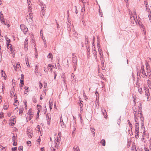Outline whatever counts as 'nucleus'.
<instances>
[{
	"label": "nucleus",
	"mask_w": 151,
	"mask_h": 151,
	"mask_svg": "<svg viewBox=\"0 0 151 151\" xmlns=\"http://www.w3.org/2000/svg\"><path fill=\"white\" fill-rule=\"evenodd\" d=\"M103 56H102L101 57H100V59L101 60V63L102 65H104V60L103 59Z\"/></svg>",
	"instance_id": "c9c22d12"
},
{
	"label": "nucleus",
	"mask_w": 151,
	"mask_h": 151,
	"mask_svg": "<svg viewBox=\"0 0 151 151\" xmlns=\"http://www.w3.org/2000/svg\"><path fill=\"white\" fill-rule=\"evenodd\" d=\"M145 65L146 67L147 71H149H149L151 70L150 66L147 62L146 61H145Z\"/></svg>",
	"instance_id": "f3484780"
},
{
	"label": "nucleus",
	"mask_w": 151,
	"mask_h": 151,
	"mask_svg": "<svg viewBox=\"0 0 151 151\" xmlns=\"http://www.w3.org/2000/svg\"><path fill=\"white\" fill-rule=\"evenodd\" d=\"M17 147H12V151H16Z\"/></svg>",
	"instance_id": "09e8293b"
},
{
	"label": "nucleus",
	"mask_w": 151,
	"mask_h": 151,
	"mask_svg": "<svg viewBox=\"0 0 151 151\" xmlns=\"http://www.w3.org/2000/svg\"><path fill=\"white\" fill-rule=\"evenodd\" d=\"M139 110L138 111H140L141 112V110L142 109V104L141 103L139 104Z\"/></svg>",
	"instance_id": "79ce46f5"
},
{
	"label": "nucleus",
	"mask_w": 151,
	"mask_h": 151,
	"mask_svg": "<svg viewBox=\"0 0 151 151\" xmlns=\"http://www.w3.org/2000/svg\"><path fill=\"white\" fill-rule=\"evenodd\" d=\"M72 59L73 65L74 66H76L77 65V58L74 54L73 53L72 54Z\"/></svg>",
	"instance_id": "39448f33"
},
{
	"label": "nucleus",
	"mask_w": 151,
	"mask_h": 151,
	"mask_svg": "<svg viewBox=\"0 0 151 151\" xmlns=\"http://www.w3.org/2000/svg\"><path fill=\"white\" fill-rule=\"evenodd\" d=\"M28 39L26 38L24 42V49L25 50H28Z\"/></svg>",
	"instance_id": "9d476101"
},
{
	"label": "nucleus",
	"mask_w": 151,
	"mask_h": 151,
	"mask_svg": "<svg viewBox=\"0 0 151 151\" xmlns=\"http://www.w3.org/2000/svg\"><path fill=\"white\" fill-rule=\"evenodd\" d=\"M60 142H56L55 139V143L52 144L51 147V151H55V148L56 147L57 149H58V147L59 145Z\"/></svg>",
	"instance_id": "20e7f679"
},
{
	"label": "nucleus",
	"mask_w": 151,
	"mask_h": 151,
	"mask_svg": "<svg viewBox=\"0 0 151 151\" xmlns=\"http://www.w3.org/2000/svg\"><path fill=\"white\" fill-rule=\"evenodd\" d=\"M19 102L17 100L15 99V101L14 103V106H17Z\"/></svg>",
	"instance_id": "a19ab883"
},
{
	"label": "nucleus",
	"mask_w": 151,
	"mask_h": 151,
	"mask_svg": "<svg viewBox=\"0 0 151 151\" xmlns=\"http://www.w3.org/2000/svg\"><path fill=\"white\" fill-rule=\"evenodd\" d=\"M13 145L14 146H16L17 145V141H14Z\"/></svg>",
	"instance_id": "4d7b16f0"
},
{
	"label": "nucleus",
	"mask_w": 151,
	"mask_h": 151,
	"mask_svg": "<svg viewBox=\"0 0 151 151\" xmlns=\"http://www.w3.org/2000/svg\"><path fill=\"white\" fill-rule=\"evenodd\" d=\"M23 112L22 109H19V114H22Z\"/></svg>",
	"instance_id": "774afa93"
},
{
	"label": "nucleus",
	"mask_w": 151,
	"mask_h": 151,
	"mask_svg": "<svg viewBox=\"0 0 151 151\" xmlns=\"http://www.w3.org/2000/svg\"><path fill=\"white\" fill-rule=\"evenodd\" d=\"M28 58H26V63L27 66H28Z\"/></svg>",
	"instance_id": "603ef678"
},
{
	"label": "nucleus",
	"mask_w": 151,
	"mask_h": 151,
	"mask_svg": "<svg viewBox=\"0 0 151 151\" xmlns=\"http://www.w3.org/2000/svg\"><path fill=\"white\" fill-rule=\"evenodd\" d=\"M73 120H74V124H76V118L74 116H73Z\"/></svg>",
	"instance_id": "3c124183"
},
{
	"label": "nucleus",
	"mask_w": 151,
	"mask_h": 151,
	"mask_svg": "<svg viewBox=\"0 0 151 151\" xmlns=\"http://www.w3.org/2000/svg\"><path fill=\"white\" fill-rule=\"evenodd\" d=\"M135 137L136 139L138 138L139 137V133H135Z\"/></svg>",
	"instance_id": "680f3d73"
},
{
	"label": "nucleus",
	"mask_w": 151,
	"mask_h": 151,
	"mask_svg": "<svg viewBox=\"0 0 151 151\" xmlns=\"http://www.w3.org/2000/svg\"><path fill=\"white\" fill-rule=\"evenodd\" d=\"M53 106V102L52 101H49V107L50 109H52Z\"/></svg>",
	"instance_id": "cd10ccee"
},
{
	"label": "nucleus",
	"mask_w": 151,
	"mask_h": 151,
	"mask_svg": "<svg viewBox=\"0 0 151 151\" xmlns=\"http://www.w3.org/2000/svg\"><path fill=\"white\" fill-rule=\"evenodd\" d=\"M63 120L62 117V115H61L60 118V123L61 122H63Z\"/></svg>",
	"instance_id": "0e129e2a"
},
{
	"label": "nucleus",
	"mask_w": 151,
	"mask_h": 151,
	"mask_svg": "<svg viewBox=\"0 0 151 151\" xmlns=\"http://www.w3.org/2000/svg\"><path fill=\"white\" fill-rule=\"evenodd\" d=\"M20 83L22 84V85H24V81L23 78H21L20 80Z\"/></svg>",
	"instance_id": "a18cd8bd"
},
{
	"label": "nucleus",
	"mask_w": 151,
	"mask_h": 151,
	"mask_svg": "<svg viewBox=\"0 0 151 151\" xmlns=\"http://www.w3.org/2000/svg\"><path fill=\"white\" fill-rule=\"evenodd\" d=\"M23 103L24 104V105L25 106V108L26 109H27V101L25 100H24L23 101Z\"/></svg>",
	"instance_id": "c756f323"
},
{
	"label": "nucleus",
	"mask_w": 151,
	"mask_h": 151,
	"mask_svg": "<svg viewBox=\"0 0 151 151\" xmlns=\"http://www.w3.org/2000/svg\"><path fill=\"white\" fill-rule=\"evenodd\" d=\"M21 30L23 32L24 34H26L28 31V28L23 24L21 25L20 26Z\"/></svg>",
	"instance_id": "0eeeda50"
},
{
	"label": "nucleus",
	"mask_w": 151,
	"mask_h": 151,
	"mask_svg": "<svg viewBox=\"0 0 151 151\" xmlns=\"http://www.w3.org/2000/svg\"><path fill=\"white\" fill-rule=\"evenodd\" d=\"M28 88V87L27 86H26L25 87V91L24 92V94H26L27 96V93L28 91H27Z\"/></svg>",
	"instance_id": "4c0bfd02"
},
{
	"label": "nucleus",
	"mask_w": 151,
	"mask_h": 151,
	"mask_svg": "<svg viewBox=\"0 0 151 151\" xmlns=\"http://www.w3.org/2000/svg\"><path fill=\"white\" fill-rule=\"evenodd\" d=\"M138 91L141 94L142 92V89L141 88H139L138 89Z\"/></svg>",
	"instance_id": "6e6d98bb"
},
{
	"label": "nucleus",
	"mask_w": 151,
	"mask_h": 151,
	"mask_svg": "<svg viewBox=\"0 0 151 151\" xmlns=\"http://www.w3.org/2000/svg\"><path fill=\"white\" fill-rule=\"evenodd\" d=\"M9 107V105L8 104H6L5 105V104L4 105L3 109L4 110H7Z\"/></svg>",
	"instance_id": "e433bc0d"
},
{
	"label": "nucleus",
	"mask_w": 151,
	"mask_h": 151,
	"mask_svg": "<svg viewBox=\"0 0 151 151\" xmlns=\"http://www.w3.org/2000/svg\"><path fill=\"white\" fill-rule=\"evenodd\" d=\"M1 73L2 76L3 77L4 79H6V77L5 76L6 74L5 72H4V71L3 70H1Z\"/></svg>",
	"instance_id": "c85d7f7f"
},
{
	"label": "nucleus",
	"mask_w": 151,
	"mask_h": 151,
	"mask_svg": "<svg viewBox=\"0 0 151 151\" xmlns=\"http://www.w3.org/2000/svg\"><path fill=\"white\" fill-rule=\"evenodd\" d=\"M41 107V106L40 105H37V108L38 110H39L40 109V108Z\"/></svg>",
	"instance_id": "5fc2aeb1"
},
{
	"label": "nucleus",
	"mask_w": 151,
	"mask_h": 151,
	"mask_svg": "<svg viewBox=\"0 0 151 151\" xmlns=\"http://www.w3.org/2000/svg\"><path fill=\"white\" fill-rule=\"evenodd\" d=\"M145 7L146 8V9L147 8V6H148V3L147 2H146V3H145Z\"/></svg>",
	"instance_id": "338daca9"
},
{
	"label": "nucleus",
	"mask_w": 151,
	"mask_h": 151,
	"mask_svg": "<svg viewBox=\"0 0 151 151\" xmlns=\"http://www.w3.org/2000/svg\"><path fill=\"white\" fill-rule=\"evenodd\" d=\"M60 125L61 127L62 128H65L66 127V125L63 122H61L60 123Z\"/></svg>",
	"instance_id": "7c9ffc66"
},
{
	"label": "nucleus",
	"mask_w": 151,
	"mask_h": 151,
	"mask_svg": "<svg viewBox=\"0 0 151 151\" xmlns=\"http://www.w3.org/2000/svg\"><path fill=\"white\" fill-rule=\"evenodd\" d=\"M61 78L62 80H63L64 84L65 85L66 84V80H65V74L64 73H62L61 75Z\"/></svg>",
	"instance_id": "ddd939ff"
},
{
	"label": "nucleus",
	"mask_w": 151,
	"mask_h": 151,
	"mask_svg": "<svg viewBox=\"0 0 151 151\" xmlns=\"http://www.w3.org/2000/svg\"><path fill=\"white\" fill-rule=\"evenodd\" d=\"M35 72L36 75L37 76L38 74V70L37 68H36L35 70Z\"/></svg>",
	"instance_id": "58836bf2"
},
{
	"label": "nucleus",
	"mask_w": 151,
	"mask_h": 151,
	"mask_svg": "<svg viewBox=\"0 0 151 151\" xmlns=\"http://www.w3.org/2000/svg\"><path fill=\"white\" fill-rule=\"evenodd\" d=\"M93 54L94 56V57L96 60V61H97V52H96V50H93Z\"/></svg>",
	"instance_id": "b1692460"
},
{
	"label": "nucleus",
	"mask_w": 151,
	"mask_h": 151,
	"mask_svg": "<svg viewBox=\"0 0 151 151\" xmlns=\"http://www.w3.org/2000/svg\"><path fill=\"white\" fill-rule=\"evenodd\" d=\"M100 143L102 144V145L103 146H105V145L106 142L104 139H102L100 141Z\"/></svg>",
	"instance_id": "bb28decb"
},
{
	"label": "nucleus",
	"mask_w": 151,
	"mask_h": 151,
	"mask_svg": "<svg viewBox=\"0 0 151 151\" xmlns=\"http://www.w3.org/2000/svg\"><path fill=\"white\" fill-rule=\"evenodd\" d=\"M23 147L22 146H19L18 148V150L19 151H22L23 150Z\"/></svg>",
	"instance_id": "37998d69"
},
{
	"label": "nucleus",
	"mask_w": 151,
	"mask_h": 151,
	"mask_svg": "<svg viewBox=\"0 0 151 151\" xmlns=\"http://www.w3.org/2000/svg\"><path fill=\"white\" fill-rule=\"evenodd\" d=\"M134 119L135 124L137 123L139 124V122H140L141 124H143V122H144V118L142 117V114L140 111H136L134 114Z\"/></svg>",
	"instance_id": "f257e3e1"
},
{
	"label": "nucleus",
	"mask_w": 151,
	"mask_h": 151,
	"mask_svg": "<svg viewBox=\"0 0 151 151\" xmlns=\"http://www.w3.org/2000/svg\"><path fill=\"white\" fill-rule=\"evenodd\" d=\"M88 42H86L85 44H86V48H87L88 47H89V46L88 44Z\"/></svg>",
	"instance_id": "e2e57ef3"
},
{
	"label": "nucleus",
	"mask_w": 151,
	"mask_h": 151,
	"mask_svg": "<svg viewBox=\"0 0 151 151\" xmlns=\"http://www.w3.org/2000/svg\"><path fill=\"white\" fill-rule=\"evenodd\" d=\"M90 129L91 131V132L92 133H93V134H95V129L94 128H93L92 127H90Z\"/></svg>",
	"instance_id": "f704fd0d"
},
{
	"label": "nucleus",
	"mask_w": 151,
	"mask_h": 151,
	"mask_svg": "<svg viewBox=\"0 0 151 151\" xmlns=\"http://www.w3.org/2000/svg\"><path fill=\"white\" fill-rule=\"evenodd\" d=\"M140 27L142 28L143 29H145V27L144 25L142 24H139Z\"/></svg>",
	"instance_id": "13d9d810"
},
{
	"label": "nucleus",
	"mask_w": 151,
	"mask_h": 151,
	"mask_svg": "<svg viewBox=\"0 0 151 151\" xmlns=\"http://www.w3.org/2000/svg\"><path fill=\"white\" fill-rule=\"evenodd\" d=\"M7 46L8 48H10V50L12 52L13 50V49L12 48V45L10 44H7Z\"/></svg>",
	"instance_id": "4be33fe9"
},
{
	"label": "nucleus",
	"mask_w": 151,
	"mask_h": 151,
	"mask_svg": "<svg viewBox=\"0 0 151 151\" xmlns=\"http://www.w3.org/2000/svg\"><path fill=\"white\" fill-rule=\"evenodd\" d=\"M31 38H32V46L33 48L35 50V52H37V50L35 49V41L34 39H33V38L31 36Z\"/></svg>",
	"instance_id": "f8f14e48"
},
{
	"label": "nucleus",
	"mask_w": 151,
	"mask_h": 151,
	"mask_svg": "<svg viewBox=\"0 0 151 151\" xmlns=\"http://www.w3.org/2000/svg\"><path fill=\"white\" fill-rule=\"evenodd\" d=\"M30 12L29 11V24H30L32 26H34L35 24H33V20L32 19V18H33V15L32 13L30 12Z\"/></svg>",
	"instance_id": "423d86ee"
},
{
	"label": "nucleus",
	"mask_w": 151,
	"mask_h": 151,
	"mask_svg": "<svg viewBox=\"0 0 151 151\" xmlns=\"http://www.w3.org/2000/svg\"><path fill=\"white\" fill-rule=\"evenodd\" d=\"M39 86L40 88H42V85L41 82H39Z\"/></svg>",
	"instance_id": "052dcab7"
},
{
	"label": "nucleus",
	"mask_w": 151,
	"mask_h": 151,
	"mask_svg": "<svg viewBox=\"0 0 151 151\" xmlns=\"http://www.w3.org/2000/svg\"><path fill=\"white\" fill-rule=\"evenodd\" d=\"M29 120H30V119L33 116V113L30 111V109L29 110Z\"/></svg>",
	"instance_id": "412c9836"
},
{
	"label": "nucleus",
	"mask_w": 151,
	"mask_h": 151,
	"mask_svg": "<svg viewBox=\"0 0 151 151\" xmlns=\"http://www.w3.org/2000/svg\"><path fill=\"white\" fill-rule=\"evenodd\" d=\"M0 21L1 23L3 24L4 25H6V23L4 18V16L3 14L1 13V12L0 13Z\"/></svg>",
	"instance_id": "1a4fd4ad"
},
{
	"label": "nucleus",
	"mask_w": 151,
	"mask_h": 151,
	"mask_svg": "<svg viewBox=\"0 0 151 151\" xmlns=\"http://www.w3.org/2000/svg\"><path fill=\"white\" fill-rule=\"evenodd\" d=\"M53 66L52 65L49 64L48 65L47 68L49 70L50 69V71H51L52 68V67Z\"/></svg>",
	"instance_id": "2f4dec72"
},
{
	"label": "nucleus",
	"mask_w": 151,
	"mask_h": 151,
	"mask_svg": "<svg viewBox=\"0 0 151 151\" xmlns=\"http://www.w3.org/2000/svg\"><path fill=\"white\" fill-rule=\"evenodd\" d=\"M11 120L12 121L11 123V125L12 126L14 125L16 122V119L12 116L11 118Z\"/></svg>",
	"instance_id": "dca6fc26"
},
{
	"label": "nucleus",
	"mask_w": 151,
	"mask_h": 151,
	"mask_svg": "<svg viewBox=\"0 0 151 151\" xmlns=\"http://www.w3.org/2000/svg\"><path fill=\"white\" fill-rule=\"evenodd\" d=\"M83 96L84 97V98H85V99H86V98L87 99V98H86V95L85 94V92L84 91H83Z\"/></svg>",
	"instance_id": "864d4df0"
},
{
	"label": "nucleus",
	"mask_w": 151,
	"mask_h": 151,
	"mask_svg": "<svg viewBox=\"0 0 151 151\" xmlns=\"http://www.w3.org/2000/svg\"><path fill=\"white\" fill-rule=\"evenodd\" d=\"M85 5H83V7L82 8V9H81V12H84L85 11Z\"/></svg>",
	"instance_id": "8fccbe9b"
},
{
	"label": "nucleus",
	"mask_w": 151,
	"mask_h": 151,
	"mask_svg": "<svg viewBox=\"0 0 151 151\" xmlns=\"http://www.w3.org/2000/svg\"><path fill=\"white\" fill-rule=\"evenodd\" d=\"M130 21L132 24L135 22L137 24H139V22L137 19L136 13L135 10H133V13L130 16Z\"/></svg>",
	"instance_id": "f03ea898"
},
{
	"label": "nucleus",
	"mask_w": 151,
	"mask_h": 151,
	"mask_svg": "<svg viewBox=\"0 0 151 151\" xmlns=\"http://www.w3.org/2000/svg\"><path fill=\"white\" fill-rule=\"evenodd\" d=\"M147 77L148 76L150 79H151V70L147 71Z\"/></svg>",
	"instance_id": "a211bd4d"
},
{
	"label": "nucleus",
	"mask_w": 151,
	"mask_h": 151,
	"mask_svg": "<svg viewBox=\"0 0 151 151\" xmlns=\"http://www.w3.org/2000/svg\"><path fill=\"white\" fill-rule=\"evenodd\" d=\"M45 11H44V10H41L40 13V15L42 18H43V16L45 15Z\"/></svg>",
	"instance_id": "aec40b11"
},
{
	"label": "nucleus",
	"mask_w": 151,
	"mask_h": 151,
	"mask_svg": "<svg viewBox=\"0 0 151 151\" xmlns=\"http://www.w3.org/2000/svg\"><path fill=\"white\" fill-rule=\"evenodd\" d=\"M147 84L148 85L151 84V81L149 79H148L147 80Z\"/></svg>",
	"instance_id": "bf43d9fd"
},
{
	"label": "nucleus",
	"mask_w": 151,
	"mask_h": 151,
	"mask_svg": "<svg viewBox=\"0 0 151 151\" xmlns=\"http://www.w3.org/2000/svg\"><path fill=\"white\" fill-rule=\"evenodd\" d=\"M75 75L73 73H72L71 75V77L72 81L74 82H76V80L74 78Z\"/></svg>",
	"instance_id": "a878e982"
},
{
	"label": "nucleus",
	"mask_w": 151,
	"mask_h": 151,
	"mask_svg": "<svg viewBox=\"0 0 151 151\" xmlns=\"http://www.w3.org/2000/svg\"><path fill=\"white\" fill-rule=\"evenodd\" d=\"M13 135L12 136V140L13 142L14 141H17V139L15 137V135H14V134H13Z\"/></svg>",
	"instance_id": "72a5a7b5"
},
{
	"label": "nucleus",
	"mask_w": 151,
	"mask_h": 151,
	"mask_svg": "<svg viewBox=\"0 0 151 151\" xmlns=\"http://www.w3.org/2000/svg\"><path fill=\"white\" fill-rule=\"evenodd\" d=\"M139 125L138 123H136V124H135V133L137 134L139 133Z\"/></svg>",
	"instance_id": "4468645a"
},
{
	"label": "nucleus",
	"mask_w": 151,
	"mask_h": 151,
	"mask_svg": "<svg viewBox=\"0 0 151 151\" xmlns=\"http://www.w3.org/2000/svg\"><path fill=\"white\" fill-rule=\"evenodd\" d=\"M40 5L41 6V10L45 11L46 9V6L45 4L42 3H40Z\"/></svg>",
	"instance_id": "2eb2a0df"
},
{
	"label": "nucleus",
	"mask_w": 151,
	"mask_h": 151,
	"mask_svg": "<svg viewBox=\"0 0 151 151\" xmlns=\"http://www.w3.org/2000/svg\"><path fill=\"white\" fill-rule=\"evenodd\" d=\"M40 126L39 125H38L37 127V130L39 131L40 130Z\"/></svg>",
	"instance_id": "69168bd1"
},
{
	"label": "nucleus",
	"mask_w": 151,
	"mask_h": 151,
	"mask_svg": "<svg viewBox=\"0 0 151 151\" xmlns=\"http://www.w3.org/2000/svg\"><path fill=\"white\" fill-rule=\"evenodd\" d=\"M137 75L139 76L140 75L143 78H147V75L145 70L144 66L143 65H142L141 67L140 72H137Z\"/></svg>",
	"instance_id": "7ed1b4c3"
},
{
	"label": "nucleus",
	"mask_w": 151,
	"mask_h": 151,
	"mask_svg": "<svg viewBox=\"0 0 151 151\" xmlns=\"http://www.w3.org/2000/svg\"><path fill=\"white\" fill-rule=\"evenodd\" d=\"M73 151H80L78 146H75L73 148Z\"/></svg>",
	"instance_id": "6ab92c4d"
},
{
	"label": "nucleus",
	"mask_w": 151,
	"mask_h": 151,
	"mask_svg": "<svg viewBox=\"0 0 151 151\" xmlns=\"http://www.w3.org/2000/svg\"><path fill=\"white\" fill-rule=\"evenodd\" d=\"M14 66L15 70L16 71H19V70L20 68V66L19 63H17L15 66L14 65Z\"/></svg>",
	"instance_id": "9b49d317"
},
{
	"label": "nucleus",
	"mask_w": 151,
	"mask_h": 151,
	"mask_svg": "<svg viewBox=\"0 0 151 151\" xmlns=\"http://www.w3.org/2000/svg\"><path fill=\"white\" fill-rule=\"evenodd\" d=\"M131 150L132 151H136L137 150L135 145H133L132 147Z\"/></svg>",
	"instance_id": "473e14b6"
},
{
	"label": "nucleus",
	"mask_w": 151,
	"mask_h": 151,
	"mask_svg": "<svg viewBox=\"0 0 151 151\" xmlns=\"http://www.w3.org/2000/svg\"><path fill=\"white\" fill-rule=\"evenodd\" d=\"M144 89L145 92V95L147 96V101H149L150 99H149V98L150 95L149 89L148 88L145 87H144Z\"/></svg>",
	"instance_id": "6e6552de"
},
{
	"label": "nucleus",
	"mask_w": 151,
	"mask_h": 151,
	"mask_svg": "<svg viewBox=\"0 0 151 151\" xmlns=\"http://www.w3.org/2000/svg\"><path fill=\"white\" fill-rule=\"evenodd\" d=\"M59 133L58 134V136H59V137H58L56 140L55 139L56 142H60V138H61V137H60V136H59Z\"/></svg>",
	"instance_id": "ea45409f"
},
{
	"label": "nucleus",
	"mask_w": 151,
	"mask_h": 151,
	"mask_svg": "<svg viewBox=\"0 0 151 151\" xmlns=\"http://www.w3.org/2000/svg\"><path fill=\"white\" fill-rule=\"evenodd\" d=\"M8 39V38L7 37H6V44H10V39H9L8 40H7V39Z\"/></svg>",
	"instance_id": "49530a36"
},
{
	"label": "nucleus",
	"mask_w": 151,
	"mask_h": 151,
	"mask_svg": "<svg viewBox=\"0 0 151 151\" xmlns=\"http://www.w3.org/2000/svg\"><path fill=\"white\" fill-rule=\"evenodd\" d=\"M53 73L54 75V79L55 80L57 76V72L56 71H54L53 72Z\"/></svg>",
	"instance_id": "c03bdc74"
},
{
	"label": "nucleus",
	"mask_w": 151,
	"mask_h": 151,
	"mask_svg": "<svg viewBox=\"0 0 151 151\" xmlns=\"http://www.w3.org/2000/svg\"><path fill=\"white\" fill-rule=\"evenodd\" d=\"M47 57L48 58H50L51 60H52L53 58V55L51 53H49L47 55Z\"/></svg>",
	"instance_id": "5701e85b"
},
{
	"label": "nucleus",
	"mask_w": 151,
	"mask_h": 151,
	"mask_svg": "<svg viewBox=\"0 0 151 151\" xmlns=\"http://www.w3.org/2000/svg\"><path fill=\"white\" fill-rule=\"evenodd\" d=\"M102 112L105 118H106L107 116V113L105 110H104V111L102 110Z\"/></svg>",
	"instance_id": "393cba45"
},
{
	"label": "nucleus",
	"mask_w": 151,
	"mask_h": 151,
	"mask_svg": "<svg viewBox=\"0 0 151 151\" xmlns=\"http://www.w3.org/2000/svg\"><path fill=\"white\" fill-rule=\"evenodd\" d=\"M97 46H98V47H99V48H98V51L99 52H101V48L100 47V46H99V43H98V45H97Z\"/></svg>",
	"instance_id": "de8ad7c7"
}]
</instances>
